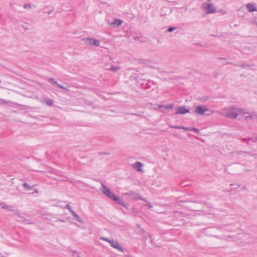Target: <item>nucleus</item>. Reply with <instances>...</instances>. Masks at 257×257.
I'll return each mask as SVG.
<instances>
[{
  "label": "nucleus",
  "mask_w": 257,
  "mask_h": 257,
  "mask_svg": "<svg viewBox=\"0 0 257 257\" xmlns=\"http://www.w3.org/2000/svg\"><path fill=\"white\" fill-rule=\"evenodd\" d=\"M109 243L110 244V245L113 248H116L119 251L123 252V248L120 245V244L117 241H115L113 239H111Z\"/></svg>",
  "instance_id": "9"
},
{
  "label": "nucleus",
  "mask_w": 257,
  "mask_h": 257,
  "mask_svg": "<svg viewBox=\"0 0 257 257\" xmlns=\"http://www.w3.org/2000/svg\"><path fill=\"white\" fill-rule=\"evenodd\" d=\"M159 107V108H161L163 107V105H158Z\"/></svg>",
  "instance_id": "33"
},
{
  "label": "nucleus",
  "mask_w": 257,
  "mask_h": 257,
  "mask_svg": "<svg viewBox=\"0 0 257 257\" xmlns=\"http://www.w3.org/2000/svg\"><path fill=\"white\" fill-rule=\"evenodd\" d=\"M114 201H115L116 202H117L118 204L124 207L125 208H127V205L124 202L123 200L122 199H120L116 196L113 199Z\"/></svg>",
  "instance_id": "15"
},
{
  "label": "nucleus",
  "mask_w": 257,
  "mask_h": 257,
  "mask_svg": "<svg viewBox=\"0 0 257 257\" xmlns=\"http://www.w3.org/2000/svg\"><path fill=\"white\" fill-rule=\"evenodd\" d=\"M106 67H110V66H109L108 65H106L105 66V69H106Z\"/></svg>",
  "instance_id": "32"
},
{
  "label": "nucleus",
  "mask_w": 257,
  "mask_h": 257,
  "mask_svg": "<svg viewBox=\"0 0 257 257\" xmlns=\"http://www.w3.org/2000/svg\"><path fill=\"white\" fill-rule=\"evenodd\" d=\"M243 141H246V140L245 139H243Z\"/></svg>",
  "instance_id": "35"
},
{
  "label": "nucleus",
  "mask_w": 257,
  "mask_h": 257,
  "mask_svg": "<svg viewBox=\"0 0 257 257\" xmlns=\"http://www.w3.org/2000/svg\"><path fill=\"white\" fill-rule=\"evenodd\" d=\"M41 103H45L48 106H52L54 104V101L50 98H47L45 97L41 98L40 99Z\"/></svg>",
  "instance_id": "10"
},
{
  "label": "nucleus",
  "mask_w": 257,
  "mask_h": 257,
  "mask_svg": "<svg viewBox=\"0 0 257 257\" xmlns=\"http://www.w3.org/2000/svg\"><path fill=\"white\" fill-rule=\"evenodd\" d=\"M24 8L26 9H30L32 8V7L30 4H26L24 6Z\"/></svg>",
  "instance_id": "25"
},
{
  "label": "nucleus",
  "mask_w": 257,
  "mask_h": 257,
  "mask_svg": "<svg viewBox=\"0 0 257 257\" xmlns=\"http://www.w3.org/2000/svg\"><path fill=\"white\" fill-rule=\"evenodd\" d=\"M245 119H257V115L255 113H252L251 114H249L248 115L245 116Z\"/></svg>",
  "instance_id": "19"
},
{
  "label": "nucleus",
  "mask_w": 257,
  "mask_h": 257,
  "mask_svg": "<svg viewBox=\"0 0 257 257\" xmlns=\"http://www.w3.org/2000/svg\"><path fill=\"white\" fill-rule=\"evenodd\" d=\"M172 127L177 128V129H182L185 131H188L189 130L188 127H185L183 126H171Z\"/></svg>",
  "instance_id": "20"
},
{
  "label": "nucleus",
  "mask_w": 257,
  "mask_h": 257,
  "mask_svg": "<svg viewBox=\"0 0 257 257\" xmlns=\"http://www.w3.org/2000/svg\"><path fill=\"white\" fill-rule=\"evenodd\" d=\"M1 205L2 206V209L8 210H9L10 211H14V207H13V206L7 205H5L4 204H1Z\"/></svg>",
  "instance_id": "16"
},
{
  "label": "nucleus",
  "mask_w": 257,
  "mask_h": 257,
  "mask_svg": "<svg viewBox=\"0 0 257 257\" xmlns=\"http://www.w3.org/2000/svg\"><path fill=\"white\" fill-rule=\"evenodd\" d=\"M120 69L119 66H113L112 65H110V67H106V69L111 70L114 72L119 71Z\"/></svg>",
  "instance_id": "17"
},
{
  "label": "nucleus",
  "mask_w": 257,
  "mask_h": 257,
  "mask_svg": "<svg viewBox=\"0 0 257 257\" xmlns=\"http://www.w3.org/2000/svg\"><path fill=\"white\" fill-rule=\"evenodd\" d=\"M176 28L175 27H170L168 29V31L169 32H171L172 31H173Z\"/></svg>",
  "instance_id": "28"
},
{
  "label": "nucleus",
  "mask_w": 257,
  "mask_h": 257,
  "mask_svg": "<svg viewBox=\"0 0 257 257\" xmlns=\"http://www.w3.org/2000/svg\"><path fill=\"white\" fill-rule=\"evenodd\" d=\"M172 10L169 7H164L162 9L161 12V15L162 16H166L168 14H170L172 13Z\"/></svg>",
  "instance_id": "13"
},
{
  "label": "nucleus",
  "mask_w": 257,
  "mask_h": 257,
  "mask_svg": "<svg viewBox=\"0 0 257 257\" xmlns=\"http://www.w3.org/2000/svg\"><path fill=\"white\" fill-rule=\"evenodd\" d=\"M84 42L91 46H99L100 42L96 39L90 38L89 37L85 38L83 39Z\"/></svg>",
  "instance_id": "5"
},
{
  "label": "nucleus",
  "mask_w": 257,
  "mask_h": 257,
  "mask_svg": "<svg viewBox=\"0 0 257 257\" xmlns=\"http://www.w3.org/2000/svg\"><path fill=\"white\" fill-rule=\"evenodd\" d=\"M256 26H257V23H256Z\"/></svg>",
  "instance_id": "36"
},
{
  "label": "nucleus",
  "mask_w": 257,
  "mask_h": 257,
  "mask_svg": "<svg viewBox=\"0 0 257 257\" xmlns=\"http://www.w3.org/2000/svg\"><path fill=\"white\" fill-rule=\"evenodd\" d=\"M246 7L247 11L250 13L257 12L255 4H247L246 5Z\"/></svg>",
  "instance_id": "11"
},
{
  "label": "nucleus",
  "mask_w": 257,
  "mask_h": 257,
  "mask_svg": "<svg viewBox=\"0 0 257 257\" xmlns=\"http://www.w3.org/2000/svg\"><path fill=\"white\" fill-rule=\"evenodd\" d=\"M124 195H127L132 197L134 199L143 200L146 201L145 199L141 197V195L136 191H131L124 194Z\"/></svg>",
  "instance_id": "6"
},
{
  "label": "nucleus",
  "mask_w": 257,
  "mask_h": 257,
  "mask_svg": "<svg viewBox=\"0 0 257 257\" xmlns=\"http://www.w3.org/2000/svg\"><path fill=\"white\" fill-rule=\"evenodd\" d=\"M103 154H105V155H107L108 154V153H104Z\"/></svg>",
  "instance_id": "34"
},
{
  "label": "nucleus",
  "mask_w": 257,
  "mask_h": 257,
  "mask_svg": "<svg viewBox=\"0 0 257 257\" xmlns=\"http://www.w3.org/2000/svg\"><path fill=\"white\" fill-rule=\"evenodd\" d=\"M236 110L238 112L242 113L244 115L245 114H250L248 112H245L244 109L241 108H236L233 107H228L224 108L218 113L222 116L229 118L235 119L237 118L238 114L235 112L232 111Z\"/></svg>",
  "instance_id": "1"
},
{
  "label": "nucleus",
  "mask_w": 257,
  "mask_h": 257,
  "mask_svg": "<svg viewBox=\"0 0 257 257\" xmlns=\"http://www.w3.org/2000/svg\"><path fill=\"white\" fill-rule=\"evenodd\" d=\"M174 107V105L173 104H171L168 105H166L165 106V108L166 109H172Z\"/></svg>",
  "instance_id": "24"
},
{
  "label": "nucleus",
  "mask_w": 257,
  "mask_h": 257,
  "mask_svg": "<svg viewBox=\"0 0 257 257\" xmlns=\"http://www.w3.org/2000/svg\"><path fill=\"white\" fill-rule=\"evenodd\" d=\"M52 11H53V10L49 11V12H47V14L48 15H50V14H51L52 13Z\"/></svg>",
  "instance_id": "31"
},
{
  "label": "nucleus",
  "mask_w": 257,
  "mask_h": 257,
  "mask_svg": "<svg viewBox=\"0 0 257 257\" xmlns=\"http://www.w3.org/2000/svg\"><path fill=\"white\" fill-rule=\"evenodd\" d=\"M195 112L200 115H209L213 113V111L210 110L208 108L203 106L198 105L195 107Z\"/></svg>",
  "instance_id": "3"
},
{
  "label": "nucleus",
  "mask_w": 257,
  "mask_h": 257,
  "mask_svg": "<svg viewBox=\"0 0 257 257\" xmlns=\"http://www.w3.org/2000/svg\"><path fill=\"white\" fill-rule=\"evenodd\" d=\"M249 66H250L249 65L246 64H242L240 65V67L243 68H246L249 67Z\"/></svg>",
  "instance_id": "26"
},
{
  "label": "nucleus",
  "mask_w": 257,
  "mask_h": 257,
  "mask_svg": "<svg viewBox=\"0 0 257 257\" xmlns=\"http://www.w3.org/2000/svg\"><path fill=\"white\" fill-rule=\"evenodd\" d=\"M71 214L74 217L76 220L79 222H82L80 217L75 213L74 211H71Z\"/></svg>",
  "instance_id": "18"
},
{
  "label": "nucleus",
  "mask_w": 257,
  "mask_h": 257,
  "mask_svg": "<svg viewBox=\"0 0 257 257\" xmlns=\"http://www.w3.org/2000/svg\"><path fill=\"white\" fill-rule=\"evenodd\" d=\"M254 140V141H257V137H255V138H254V139H251V138H249V139H248V140Z\"/></svg>",
  "instance_id": "30"
},
{
  "label": "nucleus",
  "mask_w": 257,
  "mask_h": 257,
  "mask_svg": "<svg viewBox=\"0 0 257 257\" xmlns=\"http://www.w3.org/2000/svg\"><path fill=\"white\" fill-rule=\"evenodd\" d=\"M176 114H184L189 112V109L186 108L184 106H181L176 108Z\"/></svg>",
  "instance_id": "8"
},
{
  "label": "nucleus",
  "mask_w": 257,
  "mask_h": 257,
  "mask_svg": "<svg viewBox=\"0 0 257 257\" xmlns=\"http://www.w3.org/2000/svg\"><path fill=\"white\" fill-rule=\"evenodd\" d=\"M101 191L102 193L109 197L112 200L115 197V195L114 193H113L104 184L101 183V188H100Z\"/></svg>",
  "instance_id": "4"
},
{
  "label": "nucleus",
  "mask_w": 257,
  "mask_h": 257,
  "mask_svg": "<svg viewBox=\"0 0 257 257\" xmlns=\"http://www.w3.org/2000/svg\"><path fill=\"white\" fill-rule=\"evenodd\" d=\"M211 0H207V2L202 4V9L207 14H213L216 13V8L210 3Z\"/></svg>",
  "instance_id": "2"
},
{
  "label": "nucleus",
  "mask_w": 257,
  "mask_h": 257,
  "mask_svg": "<svg viewBox=\"0 0 257 257\" xmlns=\"http://www.w3.org/2000/svg\"><path fill=\"white\" fill-rule=\"evenodd\" d=\"M65 207H66V209H67L70 211V213H71V211H73L71 209V206L68 204L66 205Z\"/></svg>",
  "instance_id": "27"
},
{
  "label": "nucleus",
  "mask_w": 257,
  "mask_h": 257,
  "mask_svg": "<svg viewBox=\"0 0 257 257\" xmlns=\"http://www.w3.org/2000/svg\"><path fill=\"white\" fill-rule=\"evenodd\" d=\"M145 206L148 207L149 208H152L153 207V206L152 205V204L151 203H149L147 205H145Z\"/></svg>",
  "instance_id": "29"
},
{
  "label": "nucleus",
  "mask_w": 257,
  "mask_h": 257,
  "mask_svg": "<svg viewBox=\"0 0 257 257\" xmlns=\"http://www.w3.org/2000/svg\"><path fill=\"white\" fill-rule=\"evenodd\" d=\"M122 22V21L120 20L115 19L113 21L109 22L108 24L113 27H117L121 25Z\"/></svg>",
  "instance_id": "12"
},
{
  "label": "nucleus",
  "mask_w": 257,
  "mask_h": 257,
  "mask_svg": "<svg viewBox=\"0 0 257 257\" xmlns=\"http://www.w3.org/2000/svg\"><path fill=\"white\" fill-rule=\"evenodd\" d=\"M189 130L188 131H193L195 132L196 133H199V130L195 128V127H188Z\"/></svg>",
  "instance_id": "22"
},
{
  "label": "nucleus",
  "mask_w": 257,
  "mask_h": 257,
  "mask_svg": "<svg viewBox=\"0 0 257 257\" xmlns=\"http://www.w3.org/2000/svg\"><path fill=\"white\" fill-rule=\"evenodd\" d=\"M143 166V164L140 162H137L135 164H133V167L138 171L142 172V167Z\"/></svg>",
  "instance_id": "14"
},
{
  "label": "nucleus",
  "mask_w": 257,
  "mask_h": 257,
  "mask_svg": "<svg viewBox=\"0 0 257 257\" xmlns=\"http://www.w3.org/2000/svg\"><path fill=\"white\" fill-rule=\"evenodd\" d=\"M100 239L102 240H104L105 241H107V242H108L109 243L110 242V241L111 240V239H108L107 238L104 237H100Z\"/></svg>",
  "instance_id": "23"
},
{
  "label": "nucleus",
  "mask_w": 257,
  "mask_h": 257,
  "mask_svg": "<svg viewBox=\"0 0 257 257\" xmlns=\"http://www.w3.org/2000/svg\"><path fill=\"white\" fill-rule=\"evenodd\" d=\"M23 186L24 187V188L27 190H30L32 189V187H31L30 185H29L28 183H24L23 184Z\"/></svg>",
  "instance_id": "21"
},
{
  "label": "nucleus",
  "mask_w": 257,
  "mask_h": 257,
  "mask_svg": "<svg viewBox=\"0 0 257 257\" xmlns=\"http://www.w3.org/2000/svg\"><path fill=\"white\" fill-rule=\"evenodd\" d=\"M48 81H49V82H50L52 85H56V86H57L58 87L60 88H61L63 90H65L66 91H69V89L68 88V87H65V86H62V85L58 83L57 82V81H56L55 80V79L53 78H49L48 79Z\"/></svg>",
  "instance_id": "7"
}]
</instances>
